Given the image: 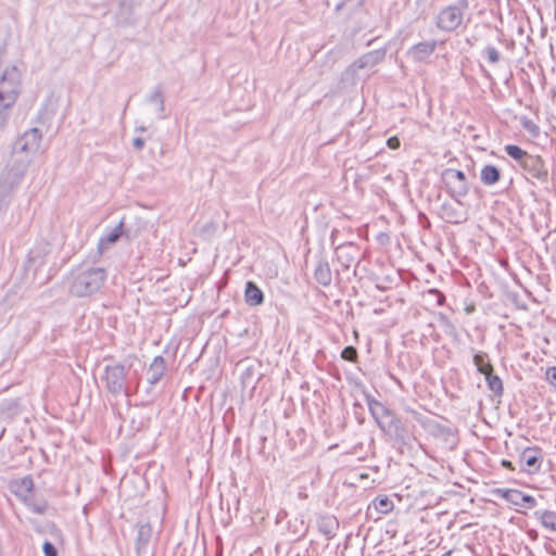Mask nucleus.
Segmentation results:
<instances>
[{"instance_id":"nucleus-1","label":"nucleus","mask_w":556,"mask_h":556,"mask_svg":"<svg viewBox=\"0 0 556 556\" xmlns=\"http://www.w3.org/2000/svg\"><path fill=\"white\" fill-rule=\"evenodd\" d=\"M108 274L103 267L81 263L72 269L70 276V293L76 298L90 296L104 285Z\"/></svg>"},{"instance_id":"nucleus-2","label":"nucleus","mask_w":556,"mask_h":556,"mask_svg":"<svg viewBox=\"0 0 556 556\" xmlns=\"http://www.w3.org/2000/svg\"><path fill=\"white\" fill-rule=\"evenodd\" d=\"M31 157L28 154L13 151L4 170L0 175V202L8 203L12 191L23 180Z\"/></svg>"},{"instance_id":"nucleus-3","label":"nucleus","mask_w":556,"mask_h":556,"mask_svg":"<svg viewBox=\"0 0 556 556\" xmlns=\"http://www.w3.org/2000/svg\"><path fill=\"white\" fill-rule=\"evenodd\" d=\"M21 92V72L16 66L7 67L0 76V129L10 118V111Z\"/></svg>"},{"instance_id":"nucleus-4","label":"nucleus","mask_w":556,"mask_h":556,"mask_svg":"<svg viewBox=\"0 0 556 556\" xmlns=\"http://www.w3.org/2000/svg\"><path fill=\"white\" fill-rule=\"evenodd\" d=\"M127 372L128 369L121 363L106 365L102 376L105 390L114 396H131L137 391L139 381H137L132 390L127 379Z\"/></svg>"},{"instance_id":"nucleus-5","label":"nucleus","mask_w":556,"mask_h":556,"mask_svg":"<svg viewBox=\"0 0 556 556\" xmlns=\"http://www.w3.org/2000/svg\"><path fill=\"white\" fill-rule=\"evenodd\" d=\"M469 9V0H457V2L443 7L434 18L437 28L444 33L457 30Z\"/></svg>"},{"instance_id":"nucleus-6","label":"nucleus","mask_w":556,"mask_h":556,"mask_svg":"<svg viewBox=\"0 0 556 556\" xmlns=\"http://www.w3.org/2000/svg\"><path fill=\"white\" fill-rule=\"evenodd\" d=\"M412 417L422 427V429L434 439H438L446 445H454L456 443V437L453 428L450 426L440 424L437 419L424 415L413 408H407Z\"/></svg>"},{"instance_id":"nucleus-7","label":"nucleus","mask_w":556,"mask_h":556,"mask_svg":"<svg viewBox=\"0 0 556 556\" xmlns=\"http://www.w3.org/2000/svg\"><path fill=\"white\" fill-rule=\"evenodd\" d=\"M441 178L450 195L460 203V198H464L469 192V184L463 170L454 168H445Z\"/></svg>"},{"instance_id":"nucleus-8","label":"nucleus","mask_w":556,"mask_h":556,"mask_svg":"<svg viewBox=\"0 0 556 556\" xmlns=\"http://www.w3.org/2000/svg\"><path fill=\"white\" fill-rule=\"evenodd\" d=\"M365 401L369 408L370 415L377 422L379 429L384 431L390 428L393 420L397 418L396 414L387 407L383 403L376 400L370 393H365Z\"/></svg>"},{"instance_id":"nucleus-9","label":"nucleus","mask_w":556,"mask_h":556,"mask_svg":"<svg viewBox=\"0 0 556 556\" xmlns=\"http://www.w3.org/2000/svg\"><path fill=\"white\" fill-rule=\"evenodd\" d=\"M520 167L527 176L536 179L540 184L548 182V168L540 155L530 154Z\"/></svg>"},{"instance_id":"nucleus-10","label":"nucleus","mask_w":556,"mask_h":556,"mask_svg":"<svg viewBox=\"0 0 556 556\" xmlns=\"http://www.w3.org/2000/svg\"><path fill=\"white\" fill-rule=\"evenodd\" d=\"M42 140V132L40 129L33 127L26 130L16 141L18 150L23 154L35 153L39 150Z\"/></svg>"},{"instance_id":"nucleus-11","label":"nucleus","mask_w":556,"mask_h":556,"mask_svg":"<svg viewBox=\"0 0 556 556\" xmlns=\"http://www.w3.org/2000/svg\"><path fill=\"white\" fill-rule=\"evenodd\" d=\"M386 54L387 50L384 48L369 51L355 60L350 65L349 70L353 73H356L358 70L371 68L381 63L384 60Z\"/></svg>"},{"instance_id":"nucleus-12","label":"nucleus","mask_w":556,"mask_h":556,"mask_svg":"<svg viewBox=\"0 0 556 556\" xmlns=\"http://www.w3.org/2000/svg\"><path fill=\"white\" fill-rule=\"evenodd\" d=\"M542 459V451L539 447H527L520 454L521 468L528 473L539 472Z\"/></svg>"},{"instance_id":"nucleus-13","label":"nucleus","mask_w":556,"mask_h":556,"mask_svg":"<svg viewBox=\"0 0 556 556\" xmlns=\"http://www.w3.org/2000/svg\"><path fill=\"white\" fill-rule=\"evenodd\" d=\"M503 498H505L508 503L523 507L527 509H532L536 506V500L529 494H526L516 489H507L502 492Z\"/></svg>"},{"instance_id":"nucleus-14","label":"nucleus","mask_w":556,"mask_h":556,"mask_svg":"<svg viewBox=\"0 0 556 556\" xmlns=\"http://www.w3.org/2000/svg\"><path fill=\"white\" fill-rule=\"evenodd\" d=\"M437 49L435 40H427L412 46L406 54L414 62L420 63L426 61Z\"/></svg>"},{"instance_id":"nucleus-15","label":"nucleus","mask_w":556,"mask_h":556,"mask_svg":"<svg viewBox=\"0 0 556 556\" xmlns=\"http://www.w3.org/2000/svg\"><path fill=\"white\" fill-rule=\"evenodd\" d=\"M166 371V361L162 355H157L152 359V363L148 369V389L147 393H150L153 387L161 381Z\"/></svg>"},{"instance_id":"nucleus-16","label":"nucleus","mask_w":556,"mask_h":556,"mask_svg":"<svg viewBox=\"0 0 556 556\" xmlns=\"http://www.w3.org/2000/svg\"><path fill=\"white\" fill-rule=\"evenodd\" d=\"M34 490V480L30 476L14 479L10 482V491L22 502H28Z\"/></svg>"},{"instance_id":"nucleus-17","label":"nucleus","mask_w":556,"mask_h":556,"mask_svg":"<svg viewBox=\"0 0 556 556\" xmlns=\"http://www.w3.org/2000/svg\"><path fill=\"white\" fill-rule=\"evenodd\" d=\"M124 220L122 219L114 228H106L98 241V252L102 254L110 244L115 243L124 235Z\"/></svg>"},{"instance_id":"nucleus-18","label":"nucleus","mask_w":556,"mask_h":556,"mask_svg":"<svg viewBox=\"0 0 556 556\" xmlns=\"http://www.w3.org/2000/svg\"><path fill=\"white\" fill-rule=\"evenodd\" d=\"M314 278L323 287H329L332 282V271L329 262L323 256L318 257L316 262Z\"/></svg>"},{"instance_id":"nucleus-19","label":"nucleus","mask_w":556,"mask_h":556,"mask_svg":"<svg viewBox=\"0 0 556 556\" xmlns=\"http://www.w3.org/2000/svg\"><path fill=\"white\" fill-rule=\"evenodd\" d=\"M317 529L327 539L336 536L339 530V521L333 515L325 514L317 517Z\"/></svg>"},{"instance_id":"nucleus-20","label":"nucleus","mask_w":556,"mask_h":556,"mask_svg":"<svg viewBox=\"0 0 556 556\" xmlns=\"http://www.w3.org/2000/svg\"><path fill=\"white\" fill-rule=\"evenodd\" d=\"M152 536V527L149 523L140 525L137 532L136 553L143 556Z\"/></svg>"},{"instance_id":"nucleus-21","label":"nucleus","mask_w":556,"mask_h":556,"mask_svg":"<svg viewBox=\"0 0 556 556\" xmlns=\"http://www.w3.org/2000/svg\"><path fill=\"white\" fill-rule=\"evenodd\" d=\"M244 300L249 306H258L264 303V293L254 281H248L244 289Z\"/></svg>"},{"instance_id":"nucleus-22","label":"nucleus","mask_w":556,"mask_h":556,"mask_svg":"<svg viewBox=\"0 0 556 556\" xmlns=\"http://www.w3.org/2000/svg\"><path fill=\"white\" fill-rule=\"evenodd\" d=\"M355 252L356 247L353 243L340 245L336 249L337 258L342 264L343 268L349 269L351 264L355 262Z\"/></svg>"},{"instance_id":"nucleus-23","label":"nucleus","mask_w":556,"mask_h":556,"mask_svg":"<svg viewBox=\"0 0 556 556\" xmlns=\"http://www.w3.org/2000/svg\"><path fill=\"white\" fill-rule=\"evenodd\" d=\"M501 179V170L492 164L484 165L480 170V180L485 186H493Z\"/></svg>"},{"instance_id":"nucleus-24","label":"nucleus","mask_w":556,"mask_h":556,"mask_svg":"<svg viewBox=\"0 0 556 556\" xmlns=\"http://www.w3.org/2000/svg\"><path fill=\"white\" fill-rule=\"evenodd\" d=\"M533 516L547 530L556 532V511L548 509H538Z\"/></svg>"},{"instance_id":"nucleus-25","label":"nucleus","mask_w":556,"mask_h":556,"mask_svg":"<svg viewBox=\"0 0 556 556\" xmlns=\"http://www.w3.org/2000/svg\"><path fill=\"white\" fill-rule=\"evenodd\" d=\"M472 361L475 366L477 367V370L483 376H485L486 372L493 371V365L490 363L489 356L485 352H477L473 355Z\"/></svg>"},{"instance_id":"nucleus-26","label":"nucleus","mask_w":556,"mask_h":556,"mask_svg":"<svg viewBox=\"0 0 556 556\" xmlns=\"http://www.w3.org/2000/svg\"><path fill=\"white\" fill-rule=\"evenodd\" d=\"M383 432L394 437L396 441L402 443L406 442L407 431L399 417L393 420L392 425H390V428H387Z\"/></svg>"},{"instance_id":"nucleus-27","label":"nucleus","mask_w":556,"mask_h":556,"mask_svg":"<svg viewBox=\"0 0 556 556\" xmlns=\"http://www.w3.org/2000/svg\"><path fill=\"white\" fill-rule=\"evenodd\" d=\"M148 102L156 105V111L160 118H165V101L164 96L160 87H156L154 91L148 97Z\"/></svg>"},{"instance_id":"nucleus-28","label":"nucleus","mask_w":556,"mask_h":556,"mask_svg":"<svg viewBox=\"0 0 556 556\" xmlns=\"http://www.w3.org/2000/svg\"><path fill=\"white\" fill-rule=\"evenodd\" d=\"M484 378L489 390L492 391L495 396L501 397L504 393L502 379L497 375H494L493 371L486 372Z\"/></svg>"},{"instance_id":"nucleus-29","label":"nucleus","mask_w":556,"mask_h":556,"mask_svg":"<svg viewBox=\"0 0 556 556\" xmlns=\"http://www.w3.org/2000/svg\"><path fill=\"white\" fill-rule=\"evenodd\" d=\"M504 150L509 157L518 163L519 166H521L522 162H525L526 159L530 155L527 151L517 144H507L504 147Z\"/></svg>"},{"instance_id":"nucleus-30","label":"nucleus","mask_w":556,"mask_h":556,"mask_svg":"<svg viewBox=\"0 0 556 556\" xmlns=\"http://www.w3.org/2000/svg\"><path fill=\"white\" fill-rule=\"evenodd\" d=\"M372 505L376 510L383 515L390 513L394 507L393 502L387 495L377 496L374 500Z\"/></svg>"},{"instance_id":"nucleus-31","label":"nucleus","mask_w":556,"mask_h":556,"mask_svg":"<svg viewBox=\"0 0 556 556\" xmlns=\"http://www.w3.org/2000/svg\"><path fill=\"white\" fill-rule=\"evenodd\" d=\"M33 513L43 515L48 509L46 500L34 501L33 496L28 497V502H23Z\"/></svg>"},{"instance_id":"nucleus-32","label":"nucleus","mask_w":556,"mask_h":556,"mask_svg":"<svg viewBox=\"0 0 556 556\" xmlns=\"http://www.w3.org/2000/svg\"><path fill=\"white\" fill-rule=\"evenodd\" d=\"M481 55L486 59L490 64H495L501 60V53L494 46H486Z\"/></svg>"},{"instance_id":"nucleus-33","label":"nucleus","mask_w":556,"mask_h":556,"mask_svg":"<svg viewBox=\"0 0 556 556\" xmlns=\"http://www.w3.org/2000/svg\"><path fill=\"white\" fill-rule=\"evenodd\" d=\"M520 124L530 135L538 137L540 135V127L527 116L520 118Z\"/></svg>"},{"instance_id":"nucleus-34","label":"nucleus","mask_w":556,"mask_h":556,"mask_svg":"<svg viewBox=\"0 0 556 556\" xmlns=\"http://www.w3.org/2000/svg\"><path fill=\"white\" fill-rule=\"evenodd\" d=\"M341 357L344 361L356 363L358 357L357 350L352 345H348L342 350Z\"/></svg>"},{"instance_id":"nucleus-35","label":"nucleus","mask_w":556,"mask_h":556,"mask_svg":"<svg viewBox=\"0 0 556 556\" xmlns=\"http://www.w3.org/2000/svg\"><path fill=\"white\" fill-rule=\"evenodd\" d=\"M42 552L45 556H58V549L50 541L43 542Z\"/></svg>"},{"instance_id":"nucleus-36","label":"nucleus","mask_w":556,"mask_h":556,"mask_svg":"<svg viewBox=\"0 0 556 556\" xmlns=\"http://www.w3.org/2000/svg\"><path fill=\"white\" fill-rule=\"evenodd\" d=\"M545 379L551 386L556 388V366L546 369Z\"/></svg>"},{"instance_id":"nucleus-37","label":"nucleus","mask_w":556,"mask_h":556,"mask_svg":"<svg viewBox=\"0 0 556 556\" xmlns=\"http://www.w3.org/2000/svg\"><path fill=\"white\" fill-rule=\"evenodd\" d=\"M134 5V0H119V8L123 13L129 14Z\"/></svg>"},{"instance_id":"nucleus-38","label":"nucleus","mask_w":556,"mask_h":556,"mask_svg":"<svg viewBox=\"0 0 556 556\" xmlns=\"http://www.w3.org/2000/svg\"><path fill=\"white\" fill-rule=\"evenodd\" d=\"M428 293H429V294H431V295H434V296H435V301H437V304H438V305H442V304L444 303V301H445V296H444V294H443L441 291H439L438 289H430V290L428 291Z\"/></svg>"},{"instance_id":"nucleus-39","label":"nucleus","mask_w":556,"mask_h":556,"mask_svg":"<svg viewBox=\"0 0 556 556\" xmlns=\"http://www.w3.org/2000/svg\"><path fill=\"white\" fill-rule=\"evenodd\" d=\"M387 146L392 150H396L400 148L401 141L396 136H393L387 140Z\"/></svg>"},{"instance_id":"nucleus-40","label":"nucleus","mask_w":556,"mask_h":556,"mask_svg":"<svg viewBox=\"0 0 556 556\" xmlns=\"http://www.w3.org/2000/svg\"><path fill=\"white\" fill-rule=\"evenodd\" d=\"M132 147L135 150H142L144 147V139L141 137H136L132 140Z\"/></svg>"},{"instance_id":"nucleus-41","label":"nucleus","mask_w":556,"mask_h":556,"mask_svg":"<svg viewBox=\"0 0 556 556\" xmlns=\"http://www.w3.org/2000/svg\"><path fill=\"white\" fill-rule=\"evenodd\" d=\"M448 217H450L448 218L450 223H453V224H458L459 223V220L455 218L456 217V211L455 210H451L448 212Z\"/></svg>"},{"instance_id":"nucleus-42","label":"nucleus","mask_w":556,"mask_h":556,"mask_svg":"<svg viewBox=\"0 0 556 556\" xmlns=\"http://www.w3.org/2000/svg\"><path fill=\"white\" fill-rule=\"evenodd\" d=\"M502 465H503V467H505L507 469H513L514 468L510 460L503 459L502 460Z\"/></svg>"},{"instance_id":"nucleus-43","label":"nucleus","mask_w":556,"mask_h":556,"mask_svg":"<svg viewBox=\"0 0 556 556\" xmlns=\"http://www.w3.org/2000/svg\"><path fill=\"white\" fill-rule=\"evenodd\" d=\"M146 130H147L146 126H138V127L135 128V131L143 132Z\"/></svg>"},{"instance_id":"nucleus-44","label":"nucleus","mask_w":556,"mask_h":556,"mask_svg":"<svg viewBox=\"0 0 556 556\" xmlns=\"http://www.w3.org/2000/svg\"><path fill=\"white\" fill-rule=\"evenodd\" d=\"M481 68H482V72H483L484 76H485L486 78H491L490 73H489L484 67H482V66H481Z\"/></svg>"},{"instance_id":"nucleus-45","label":"nucleus","mask_w":556,"mask_h":556,"mask_svg":"<svg viewBox=\"0 0 556 556\" xmlns=\"http://www.w3.org/2000/svg\"><path fill=\"white\" fill-rule=\"evenodd\" d=\"M342 5H343V3L337 4L336 10H340L342 8Z\"/></svg>"},{"instance_id":"nucleus-46","label":"nucleus","mask_w":556,"mask_h":556,"mask_svg":"<svg viewBox=\"0 0 556 556\" xmlns=\"http://www.w3.org/2000/svg\"><path fill=\"white\" fill-rule=\"evenodd\" d=\"M451 554H452V552L448 551V552L444 553L442 556H451Z\"/></svg>"},{"instance_id":"nucleus-47","label":"nucleus","mask_w":556,"mask_h":556,"mask_svg":"<svg viewBox=\"0 0 556 556\" xmlns=\"http://www.w3.org/2000/svg\"><path fill=\"white\" fill-rule=\"evenodd\" d=\"M5 429H2L1 432H0V439L2 438L3 433H4Z\"/></svg>"}]
</instances>
